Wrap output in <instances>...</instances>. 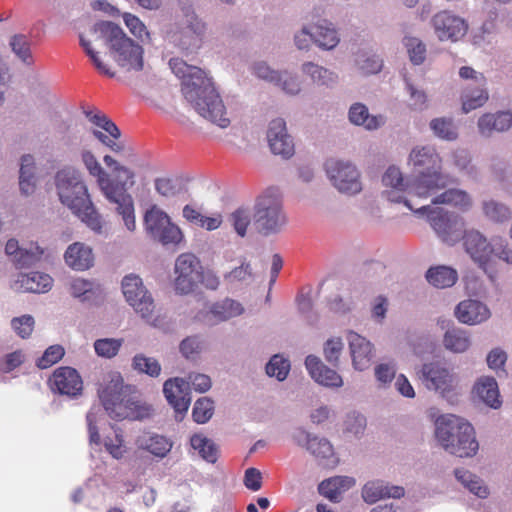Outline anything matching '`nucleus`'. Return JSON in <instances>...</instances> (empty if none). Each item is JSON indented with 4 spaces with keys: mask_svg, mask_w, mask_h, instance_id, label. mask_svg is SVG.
<instances>
[{
    "mask_svg": "<svg viewBox=\"0 0 512 512\" xmlns=\"http://www.w3.org/2000/svg\"><path fill=\"white\" fill-rule=\"evenodd\" d=\"M122 291L126 301L142 318L150 320L154 311V301L143 285L142 279L134 274L124 277Z\"/></svg>",
    "mask_w": 512,
    "mask_h": 512,
    "instance_id": "ddd939ff",
    "label": "nucleus"
},
{
    "mask_svg": "<svg viewBox=\"0 0 512 512\" xmlns=\"http://www.w3.org/2000/svg\"><path fill=\"white\" fill-rule=\"evenodd\" d=\"M254 221L258 231L264 235L277 233L286 225L287 217L278 194L268 192L258 198Z\"/></svg>",
    "mask_w": 512,
    "mask_h": 512,
    "instance_id": "6e6552de",
    "label": "nucleus"
},
{
    "mask_svg": "<svg viewBox=\"0 0 512 512\" xmlns=\"http://www.w3.org/2000/svg\"><path fill=\"white\" fill-rule=\"evenodd\" d=\"M342 350L343 342L341 338L337 337L328 339L324 344V357L329 363H331L332 365H336L338 363Z\"/></svg>",
    "mask_w": 512,
    "mask_h": 512,
    "instance_id": "680f3d73",
    "label": "nucleus"
},
{
    "mask_svg": "<svg viewBox=\"0 0 512 512\" xmlns=\"http://www.w3.org/2000/svg\"><path fill=\"white\" fill-rule=\"evenodd\" d=\"M80 45L83 47L85 53L89 56L93 62L95 68L103 75L110 78L115 76V72L111 71L106 64L102 62L98 53L92 48L91 42L80 36Z\"/></svg>",
    "mask_w": 512,
    "mask_h": 512,
    "instance_id": "bf43d9fd",
    "label": "nucleus"
},
{
    "mask_svg": "<svg viewBox=\"0 0 512 512\" xmlns=\"http://www.w3.org/2000/svg\"><path fill=\"white\" fill-rule=\"evenodd\" d=\"M52 392L68 397H77L83 390V381L76 369L68 366L54 370L48 379Z\"/></svg>",
    "mask_w": 512,
    "mask_h": 512,
    "instance_id": "2eb2a0df",
    "label": "nucleus"
},
{
    "mask_svg": "<svg viewBox=\"0 0 512 512\" xmlns=\"http://www.w3.org/2000/svg\"><path fill=\"white\" fill-rule=\"evenodd\" d=\"M52 282V278L45 273L20 274L16 281V289L24 292L44 293L51 288Z\"/></svg>",
    "mask_w": 512,
    "mask_h": 512,
    "instance_id": "cd10ccee",
    "label": "nucleus"
},
{
    "mask_svg": "<svg viewBox=\"0 0 512 512\" xmlns=\"http://www.w3.org/2000/svg\"><path fill=\"white\" fill-rule=\"evenodd\" d=\"M214 413V403L207 397L199 398L193 407L192 417L198 424H204L210 420Z\"/></svg>",
    "mask_w": 512,
    "mask_h": 512,
    "instance_id": "de8ad7c7",
    "label": "nucleus"
},
{
    "mask_svg": "<svg viewBox=\"0 0 512 512\" xmlns=\"http://www.w3.org/2000/svg\"><path fill=\"white\" fill-rule=\"evenodd\" d=\"M185 387L186 381L181 378L168 379L163 385V393L168 403L178 414L186 413L191 403L189 392Z\"/></svg>",
    "mask_w": 512,
    "mask_h": 512,
    "instance_id": "412c9836",
    "label": "nucleus"
},
{
    "mask_svg": "<svg viewBox=\"0 0 512 512\" xmlns=\"http://www.w3.org/2000/svg\"><path fill=\"white\" fill-rule=\"evenodd\" d=\"M426 278L430 284L437 288H447L456 283L458 274L457 271L451 267L436 266L427 271Z\"/></svg>",
    "mask_w": 512,
    "mask_h": 512,
    "instance_id": "e433bc0d",
    "label": "nucleus"
},
{
    "mask_svg": "<svg viewBox=\"0 0 512 512\" xmlns=\"http://www.w3.org/2000/svg\"><path fill=\"white\" fill-rule=\"evenodd\" d=\"M34 326L35 320L31 315H22L11 320L12 329L22 339H27L31 336Z\"/></svg>",
    "mask_w": 512,
    "mask_h": 512,
    "instance_id": "13d9d810",
    "label": "nucleus"
},
{
    "mask_svg": "<svg viewBox=\"0 0 512 512\" xmlns=\"http://www.w3.org/2000/svg\"><path fill=\"white\" fill-rule=\"evenodd\" d=\"M412 211L417 214H427L430 225L443 241L453 244L462 236L465 226L462 217L428 205L414 208Z\"/></svg>",
    "mask_w": 512,
    "mask_h": 512,
    "instance_id": "1a4fd4ad",
    "label": "nucleus"
},
{
    "mask_svg": "<svg viewBox=\"0 0 512 512\" xmlns=\"http://www.w3.org/2000/svg\"><path fill=\"white\" fill-rule=\"evenodd\" d=\"M463 238L465 251L470 255L474 262L484 270L493 279L494 268L492 266L493 248L492 243L478 231H466Z\"/></svg>",
    "mask_w": 512,
    "mask_h": 512,
    "instance_id": "4468645a",
    "label": "nucleus"
},
{
    "mask_svg": "<svg viewBox=\"0 0 512 512\" xmlns=\"http://www.w3.org/2000/svg\"><path fill=\"white\" fill-rule=\"evenodd\" d=\"M473 393L491 408L497 409L501 405L498 385L493 377L480 378L473 387Z\"/></svg>",
    "mask_w": 512,
    "mask_h": 512,
    "instance_id": "c756f323",
    "label": "nucleus"
},
{
    "mask_svg": "<svg viewBox=\"0 0 512 512\" xmlns=\"http://www.w3.org/2000/svg\"><path fill=\"white\" fill-rule=\"evenodd\" d=\"M293 440L317 458L326 459L333 455V447L327 439L312 436L303 428L295 430Z\"/></svg>",
    "mask_w": 512,
    "mask_h": 512,
    "instance_id": "b1692460",
    "label": "nucleus"
},
{
    "mask_svg": "<svg viewBox=\"0 0 512 512\" xmlns=\"http://www.w3.org/2000/svg\"><path fill=\"white\" fill-rule=\"evenodd\" d=\"M132 367L138 373H144L150 377H158L161 373V365L158 360L144 354H136L133 357Z\"/></svg>",
    "mask_w": 512,
    "mask_h": 512,
    "instance_id": "37998d69",
    "label": "nucleus"
},
{
    "mask_svg": "<svg viewBox=\"0 0 512 512\" xmlns=\"http://www.w3.org/2000/svg\"><path fill=\"white\" fill-rule=\"evenodd\" d=\"M199 259L192 253H183L175 261L174 286L179 294H189L196 288L202 277Z\"/></svg>",
    "mask_w": 512,
    "mask_h": 512,
    "instance_id": "f8f14e48",
    "label": "nucleus"
},
{
    "mask_svg": "<svg viewBox=\"0 0 512 512\" xmlns=\"http://www.w3.org/2000/svg\"><path fill=\"white\" fill-rule=\"evenodd\" d=\"M355 480L348 476H335L323 480L319 486V493L332 502H338L342 493L353 487Z\"/></svg>",
    "mask_w": 512,
    "mask_h": 512,
    "instance_id": "c85d7f7f",
    "label": "nucleus"
},
{
    "mask_svg": "<svg viewBox=\"0 0 512 512\" xmlns=\"http://www.w3.org/2000/svg\"><path fill=\"white\" fill-rule=\"evenodd\" d=\"M186 384H191L195 391L204 393L211 388L212 382L208 375L201 373H190L187 377Z\"/></svg>",
    "mask_w": 512,
    "mask_h": 512,
    "instance_id": "774afa93",
    "label": "nucleus"
},
{
    "mask_svg": "<svg viewBox=\"0 0 512 512\" xmlns=\"http://www.w3.org/2000/svg\"><path fill=\"white\" fill-rule=\"evenodd\" d=\"M325 170L334 187L341 193L352 195L362 190L359 171L350 162L329 159L325 163Z\"/></svg>",
    "mask_w": 512,
    "mask_h": 512,
    "instance_id": "9b49d317",
    "label": "nucleus"
},
{
    "mask_svg": "<svg viewBox=\"0 0 512 512\" xmlns=\"http://www.w3.org/2000/svg\"><path fill=\"white\" fill-rule=\"evenodd\" d=\"M455 314L460 322L468 325L481 323L490 317V311L486 305L471 299L460 302Z\"/></svg>",
    "mask_w": 512,
    "mask_h": 512,
    "instance_id": "393cba45",
    "label": "nucleus"
},
{
    "mask_svg": "<svg viewBox=\"0 0 512 512\" xmlns=\"http://www.w3.org/2000/svg\"><path fill=\"white\" fill-rule=\"evenodd\" d=\"M488 98L485 86L476 85L475 88L466 86L461 96L463 112L468 113L482 107Z\"/></svg>",
    "mask_w": 512,
    "mask_h": 512,
    "instance_id": "4c0bfd02",
    "label": "nucleus"
},
{
    "mask_svg": "<svg viewBox=\"0 0 512 512\" xmlns=\"http://www.w3.org/2000/svg\"><path fill=\"white\" fill-rule=\"evenodd\" d=\"M144 225L150 236L163 245H177L183 239L180 228L172 223L168 214L157 205H152L145 212Z\"/></svg>",
    "mask_w": 512,
    "mask_h": 512,
    "instance_id": "9d476101",
    "label": "nucleus"
},
{
    "mask_svg": "<svg viewBox=\"0 0 512 512\" xmlns=\"http://www.w3.org/2000/svg\"><path fill=\"white\" fill-rule=\"evenodd\" d=\"M432 24L440 40L457 41L467 31L465 21L448 11H440L435 14L432 18Z\"/></svg>",
    "mask_w": 512,
    "mask_h": 512,
    "instance_id": "f3484780",
    "label": "nucleus"
},
{
    "mask_svg": "<svg viewBox=\"0 0 512 512\" xmlns=\"http://www.w3.org/2000/svg\"><path fill=\"white\" fill-rule=\"evenodd\" d=\"M347 338L354 368L359 371L367 369L373 357L372 344L353 331L349 332Z\"/></svg>",
    "mask_w": 512,
    "mask_h": 512,
    "instance_id": "5701e85b",
    "label": "nucleus"
},
{
    "mask_svg": "<svg viewBox=\"0 0 512 512\" xmlns=\"http://www.w3.org/2000/svg\"><path fill=\"white\" fill-rule=\"evenodd\" d=\"M420 379L427 389L440 392L443 396L451 392L456 384L455 376L439 363L424 364Z\"/></svg>",
    "mask_w": 512,
    "mask_h": 512,
    "instance_id": "dca6fc26",
    "label": "nucleus"
},
{
    "mask_svg": "<svg viewBox=\"0 0 512 512\" xmlns=\"http://www.w3.org/2000/svg\"><path fill=\"white\" fill-rule=\"evenodd\" d=\"M139 449L148 451L158 458H164L172 449V441L158 434H145L137 439Z\"/></svg>",
    "mask_w": 512,
    "mask_h": 512,
    "instance_id": "7c9ffc66",
    "label": "nucleus"
},
{
    "mask_svg": "<svg viewBox=\"0 0 512 512\" xmlns=\"http://www.w3.org/2000/svg\"><path fill=\"white\" fill-rule=\"evenodd\" d=\"M5 252L9 256H13V261L18 268L31 266L38 261L43 254V250L38 246L35 248V251L20 248L18 241L15 239L7 241Z\"/></svg>",
    "mask_w": 512,
    "mask_h": 512,
    "instance_id": "2f4dec72",
    "label": "nucleus"
},
{
    "mask_svg": "<svg viewBox=\"0 0 512 512\" xmlns=\"http://www.w3.org/2000/svg\"><path fill=\"white\" fill-rule=\"evenodd\" d=\"M290 371V362L280 355H274L266 365V373L270 377H276L279 381L286 379Z\"/></svg>",
    "mask_w": 512,
    "mask_h": 512,
    "instance_id": "8fccbe9b",
    "label": "nucleus"
},
{
    "mask_svg": "<svg viewBox=\"0 0 512 512\" xmlns=\"http://www.w3.org/2000/svg\"><path fill=\"white\" fill-rule=\"evenodd\" d=\"M228 220L236 233L244 237L251 223V213L249 209L240 207L230 214Z\"/></svg>",
    "mask_w": 512,
    "mask_h": 512,
    "instance_id": "49530a36",
    "label": "nucleus"
},
{
    "mask_svg": "<svg viewBox=\"0 0 512 512\" xmlns=\"http://www.w3.org/2000/svg\"><path fill=\"white\" fill-rule=\"evenodd\" d=\"M169 66L172 72L182 80V93L198 114L219 127L226 128L230 124L226 108L205 72L180 58L170 59Z\"/></svg>",
    "mask_w": 512,
    "mask_h": 512,
    "instance_id": "f257e3e1",
    "label": "nucleus"
},
{
    "mask_svg": "<svg viewBox=\"0 0 512 512\" xmlns=\"http://www.w3.org/2000/svg\"><path fill=\"white\" fill-rule=\"evenodd\" d=\"M376 380L381 385L391 383L396 375V366L394 363H381L374 370Z\"/></svg>",
    "mask_w": 512,
    "mask_h": 512,
    "instance_id": "0e129e2a",
    "label": "nucleus"
},
{
    "mask_svg": "<svg viewBox=\"0 0 512 512\" xmlns=\"http://www.w3.org/2000/svg\"><path fill=\"white\" fill-rule=\"evenodd\" d=\"M305 366L317 383L327 387H341L343 385L342 377L333 369L327 367L315 355H308L305 359Z\"/></svg>",
    "mask_w": 512,
    "mask_h": 512,
    "instance_id": "4be33fe9",
    "label": "nucleus"
},
{
    "mask_svg": "<svg viewBox=\"0 0 512 512\" xmlns=\"http://www.w3.org/2000/svg\"><path fill=\"white\" fill-rule=\"evenodd\" d=\"M59 199L74 215L93 231H102V218L92 203L81 173L71 167L59 170L55 175Z\"/></svg>",
    "mask_w": 512,
    "mask_h": 512,
    "instance_id": "f03ea898",
    "label": "nucleus"
},
{
    "mask_svg": "<svg viewBox=\"0 0 512 512\" xmlns=\"http://www.w3.org/2000/svg\"><path fill=\"white\" fill-rule=\"evenodd\" d=\"M104 163L108 167H113V171L117 174H124V179L116 181L119 184H125V193H127V189L131 188L135 184V173L127 168L126 166L120 165L112 156L105 155L103 158Z\"/></svg>",
    "mask_w": 512,
    "mask_h": 512,
    "instance_id": "5fc2aeb1",
    "label": "nucleus"
},
{
    "mask_svg": "<svg viewBox=\"0 0 512 512\" xmlns=\"http://www.w3.org/2000/svg\"><path fill=\"white\" fill-rule=\"evenodd\" d=\"M435 435L441 446L457 457H472L479 444L473 426L465 419L453 414L440 416L436 420Z\"/></svg>",
    "mask_w": 512,
    "mask_h": 512,
    "instance_id": "20e7f679",
    "label": "nucleus"
},
{
    "mask_svg": "<svg viewBox=\"0 0 512 512\" xmlns=\"http://www.w3.org/2000/svg\"><path fill=\"white\" fill-rule=\"evenodd\" d=\"M512 125V113L499 112L497 114H484L478 121L481 134L489 136L493 131L502 132Z\"/></svg>",
    "mask_w": 512,
    "mask_h": 512,
    "instance_id": "473e14b6",
    "label": "nucleus"
},
{
    "mask_svg": "<svg viewBox=\"0 0 512 512\" xmlns=\"http://www.w3.org/2000/svg\"><path fill=\"white\" fill-rule=\"evenodd\" d=\"M267 140L271 151L274 154L288 158L294 153V143L287 133L286 123L283 119L277 118L270 122L267 131Z\"/></svg>",
    "mask_w": 512,
    "mask_h": 512,
    "instance_id": "6ab92c4d",
    "label": "nucleus"
},
{
    "mask_svg": "<svg viewBox=\"0 0 512 512\" xmlns=\"http://www.w3.org/2000/svg\"><path fill=\"white\" fill-rule=\"evenodd\" d=\"M409 159L417 174L413 184L408 187L409 196L427 198L446 187L447 178L441 173L442 160L433 147H416L411 151Z\"/></svg>",
    "mask_w": 512,
    "mask_h": 512,
    "instance_id": "7ed1b4c3",
    "label": "nucleus"
},
{
    "mask_svg": "<svg viewBox=\"0 0 512 512\" xmlns=\"http://www.w3.org/2000/svg\"><path fill=\"white\" fill-rule=\"evenodd\" d=\"M99 397L109 416L115 420L136 419L140 416L137 402L131 398L129 387L124 386L120 377L112 379L99 390Z\"/></svg>",
    "mask_w": 512,
    "mask_h": 512,
    "instance_id": "0eeeda50",
    "label": "nucleus"
},
{
    "mask_svg": "<svg viewBox=\"0 0 512 512\" xmlns=\"http://www.w3.org/2000/svg\"><path fill=\"white\" fill-rule=\"evenodd\" d=\"M82 161L89 174L97 178V183L105 198L116 204V212L122 217L126 228L129 231H134L136 228L134 202L132 196L125 193V184H119L112 180L92 152L84 151Z\"/></svg>",
    "mask_w": 512,
    "mask_h": 512,
    "instance_id": "39448f33",
    "label": "nucleus"
},
{
    "mask_svg": "<svg viewBox=\"0 0 512 512\" xmlns=\"http://www.w3.org/2000/svg\"><path fill=\"white\" fill-rule=\"evenodd\" d=\"M205 24L199 20L197 17H192L189 25L184 28L183 36L185 38H189L190 41L187 43L186 41L182 42L184 49H189L190 47L198 48L200 46L202 36L205 33Z\"/></svg>",
    "mask_w": 512,
    "mask_h": 512,
    "instance_id": "a19ab883",
    "label": "nucleus"
},
{
    "mask_svg": "<svg viewBox=\"0 0 512 512\" xmlns=\"http://www.w3.org/2000/svg\"><path fill=\"white\" fill-rule=\"evenodd\" d=\"M302 69L303 72L309 75L312 81L318 85L328 86L336 80V76L332 72L311 62L305 63Z\"/></svg>",
    "mask_w": 512,
    "mask_h": 512,
    "instance_id": "c03bdc74",
    "label": "nucleus"
},
{
    "mask_svg": "<svg viewBox=\"0 0 512 512\" xmlns=\"http://www.w3.org/2000/svg\"><path fill=\"white\" fill-rule=\"evenodd\" d=\"M64 258L69 267L79 271L89 269L94 261L92 249L79 242H75L67 248Z\"/></svg>",
    "mask_w": 512,
    "mask_h": 512,
    "instance_id": "bb28decb",
    "label": "nucleus"
},
{
    "mask_svg": "<svg viewBox=\"0 0 512 512\" xmlns=\"http://www.w3.org/2000/svg\"><path fill=\"white\" fill-rule=\"evenodd\" d=\"M404 493L403 487L389 486L381 480L369 481L362 489V497L369 504H374L383 498H400Z\"/></svg>",
    "mask_w": 512,
    "mask_h": 512,
    "instance_id": "a878e982",
    "label": "nucleus"
},
{
    "mask_svg": "<svg viewBox=\"0 0 512 512\" xmlns=\"http://www.w3.org/2000/svg\"><path fill=\"white\" fill-rule=\"evenodd\" d=\"M252 269L249 263L243 262L239 267L226 273L224 278L230 283L248 280L252 277Z\"/></svg>",
    "mask_w": 512,
    "mask_h": 512,
    "instance_id": "338daca9",
    "label": "nucleus"
},
{
    "mask_svg": "<svg viewBox=\"0 0 512 512\" xmlns=\"http://www.w3.org/2000/svg\"><path fill=\"white\" fill-rule=\"evenodd\" d=\"M314 43L320 48L330 50L339 43L337 31L332 27L331 23L326 21L323 24H316L312 26Z\"/></svg>",
    "mask_w": 512,
    "mask_h": 512,
    "instance_id": "58836bf2",
    "label": "nucleus"
},
{
    "mask_svg": "<svg viewBox=\"0 0 512 512\" xmlns=\"http://www.w3.org/2000/svg\"><path fill=\"white\" fill-rule=\"evenodd\" d=\"M122 339H114V338H103L98 339L94 343V349L98 356L104 358H112L117 355L121 346Z\"/></svg>",
    "mask_w": 512,
    "mask_h": 512,
    "instance_id": "3c124183",
    "label": "nucleus"
},
{
    "mask_svg": "<svg viewBox=\"0 0 512 512\" xmlns=\"http://www.w3.org/2000/svg\"><path fill=\"white\" fill-rule=\"evenodd\" d=\"M12 51L24 62L31 58L30 43L24 35H14L10 40Z\"/></svg>",
    "mask_w": 512,
    "mask_h": 512,
    "instance_id": "e2e57ef3",
    "label": "nucleus"
},
{
    "mask_svg": "<svg viewBox=\"0 0 512 512\" xmlns=\"http://www.w3.org/2000/svg\"><path fill=\"white\" fill-rule=\"evenodd\" d=\"M35 160L30 154L24 155L21 158L19 186L24 195H30L36 188L35 177Z\"/></svg>",
    "mask_w": 512,
    "mask_h": 512,
    "instance_id": "72a5a7b5",
    "label": "nucleus"
},
{
    "mask_svg": "<svg viewBox=\"0 0 512 512\" xmlns=\"http://www.w3.org/2000/svg\"><path fill=\"white\" fill-rule=\"evenodd\" d=\"M484 214L495 222H505L511 218V212L507 206L494 200L483 203Z\"/></svg>",
    "mask_w": 512,
    "mask_h": 512,
    "instance_id": "09e8293b",
    "label": "nucleus"
},
{
    "mask_svg": "<svg viewBox=\"0 0 512 512\" xmlns=\"http://www.w3.org/2000/svg\"><path fill=\"white\" fill-rule=\"evenodd\" d=\"M243 311L244 309L239 302L226 298L220 302L214 303L209 310L201 311L197 315V318L209 325H213L239 316Z\"/></svg>",
    "mask_w": 512,
    "mask_h": 512,
    "instance_id": "aec40b11",
    "label": "nucleus"
},
{
    "mask_svg": "<svg viewBox=\"0 0 512 512\" xmlns=\"http://www.w3.org/2000/svg\"><path fill=\"white\" fill-rule=\"evenodd\" d=\"M404 45L407 48L409 58L413 64L420 65L424 62L426 58V47L419 39L406 37L404 39Z\"/></svg>",
    "mask_w": 512,
    "mask_h": 512,
    "instance_id": "6e6d98bb",
    "label": "nucleus"
},
{
    "mask_svg": "<svg viewBox=\"0 0 512 512\" xmlns=\"http://www.w3.org/2000/svg\"><path fill=\"white\" fill-rule=\"evenodd\" d=\"M123 19L126 26L135 37L143 39L144 36H149V33L147 32L145 25L135 15L125 13L123 15Z\"/></svg>",
    "mask_w": 512,
    "mask_h": 512,
    "instance_id": "69168bd1",
    "label": "nucleus"
},
{
    "mask_svg": "<svg viewBox=\"0 0 512 512\" xmlns=\"http://www.w3.org/2000/svg\"><path fill=\"white\" fill-rule=\"evenodd\" d=\"M65 350L61 345L55 344L49 346L43 355L37 360V367L47 369L58 363L64 356Z\"/></svg>",
    "mask_w": 512,
    "mask_h": 512,
    "instance_id": "4d7b16f0",
    "label": "nucleus"
},
{
    "mask_svg": "<svg viewBox=\"0 0 512 512\" xmlns=\"http://www.w3.org/2000/svg\"><path fill=\"white\" fill-rule=\"evenodd\" d=\"M382 182L385 186L393 189L387 193L389 201L396 203L403 202L410 210H414L412 200L415 196L408 195V187L413 184V181L404 183L401 171L391 166L383 175Z\"/></svg>",
    "mask_w": 512,
    "mask_h": 512,
    "instance_id": "a211bd4d",
    "label": "nucleus"
},
{
    "mask_svg": "<svg viewBox=\"0 0 512 512\" xmlns=\"http://www.w3.org/2000/svg\"><path fill=\"white\" fill-rule=\"evenodd\" d=\"M87 116L93 124L102 128L111 136V138L119 139L121 135L119 128L105 114L96 113L94 115H91L90 113H88Z\"/></svg>",
    "mask_w": 512,
    "mask_h": 512,
    "instance_id": "052dcab7",
    "label": "nucleus"
},
{
    "mask_svg": "<svg viewBox=\"0 0 512 512\" xmlns=\"http://www.w3.org/2000/svg\"><path fill=\"white\" fill-rule=\"evenodd\" d=\"M349 120L355 125H362L368 130H374L381 126L383 118L373 116L368 112V108L361 103H355L349 110Z\"/></svg>",
    "mask_w": 512,
    "mask_h": 512,
    "instance_id": "c9c22d12",
    "label": "nucleus"
},
{
    "mask_svg": "<svg viewBox=\"0 0 512 512\" xmlns=\"http://www.w3.org/2000/svg\"><path fill=\"white\" fill-rule=\"evenodd\" d=\"M104 447L106 451L115 459H121L126 453L123 435L120 429L113 428V436H105Z\"/></svg>",
    "mask_w": 512,
    "mask_h": 512,
    "instance_id": "a18cd8bd",
    "label": "nucleus"
},
{
    "mask_svg": "<svg viewBox=\"0 0 512 512\" xmlns=\"http://www.w3.org/2000/svg\"><path fill=\"white\" fill-rule=\"evenodd\" d=\"M444 345L448 350L461 353L470 346V339L465 331L454 328L445 333Z\"/></svg>",
    "mask_w": 512,
    "mask_h": 512,
    "instance_id": "79ce46f5",
    "label": "nucleus"
},
{
    "mask_svg": "<svg viewBox=\"0 0 512 512\" xmlns=\"http://www.w3.org/2000/svg\"><path fill=\"white\" fill-rule=\"evenodd\" d=\"M433 204H447L461 211H467L472 206L470 195L461 189H448L432 200Z\"/></svg>",
    "mask_w": 512,
    "mask_h": 512,
    "instance_id": "f704fd0d",
    "label": "nucleus"
},
{
    "mask_svg": "<svg viewBox=\"0 0 512 512\" xmlns=\"http://www.w3.org/2000/svg\"><path fill=\"white\" fill-rule=\"evenodd\" d=\"M105 37L114 61L126 72H139L144 67L143 48L126 36L123 30L110 21L95 25Z\"/></svg>",
    "mask_w": 512,
    "mask_h": 512,
    "instance_id": "423d86ee",
    "label": "nucleus"
},
{
    "mask_svg": "<svg viewBox=\"0 0 512 512\" xmlns=\"http://www.w3.org/2000/svg\"><path fill=\"white\" fill-rule=\"evenodd\" d=\"M434 134L445 140H454L457 137V131L451 119L436 118L430 123Z\"/></svg>",
    "mask_w": 512,
    "mask_h": 512,
    "instance_id": "603ef678",
    "label": "nucleus"
},
{
    "mask_svg": "<svg viewBox=\"0 0 512 512\" xmlns=\"http://www.w3.org/2000/svg\"><path fill=\"white\" fill-rule=\"evenodd\" d=\"M492 248L493 250V260H492V266L494 268L493 273V279L495 278V275L497 274L499 268L497 266V261H503L506 264L512 263V249L507 245L504 244L501 239L496 240L494 239L492 242Z\"/></svg>",
    "mask_w": 512,
    "mask_h": 512,
    "instance_id": "864d4df0",
    "label": "nucleus"
},
{
    "mask_svg": "<svg viewBox=\"0 0 512 512\" xmlns=\"http://www.w3.org/2000/svg\"><path fill=\"white\" fill-rule=\"evenodd\" d=\"M191 446L198 451L199 455L209 463H215L218 459V448L215 443L207 437L195 434L190 439Z\"/></svg>",
    "mask_w": 512,
    "mask_h": 512,
    "instance_id": "ea45409f",
    "label": "nucleus"
}]
</instances>
